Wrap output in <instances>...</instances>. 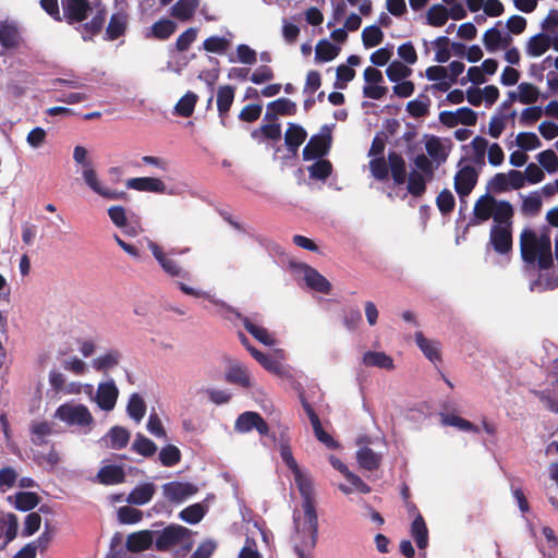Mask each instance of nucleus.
I'll return each mask as SVG.
<instances>
[{
  "instance_id": "1",
  "label": "nucleus",
  "mask_w": 558,
  "mask_h": 558,
  "mask_svg": "<svg viewBox=\"0 0 558 558\" xmlns=\"http://www.w3.org/2000/svg\"><path fill=\"white\" fill-rule=\"evenodd\" d=\"M280 457L293 474L295 486L302 499L301 509L294 510L293 513L290 543L298 558H311L318 536L315 481L308 470L298 464L288 445L282 444L280 446Z\"/></svg>"
},
{
  "instance_id": "2",
  "label": "nucleus",
  "mask_w": 558,
  "mask_h": 558,
  "mask_svg": "<svg viewBox=\"0 0 558 558\" xmlns=\"http://www.w3.org/2000/svg\"><path fill=\"white\" fill-rule=\"evenodd\" d=\"M521 254L524 262L534 264L543 270L553 263L551 242L546 233L525 230L521 234Z\"/></svg>"
},
{
  "instance_id": "3",
  "label": "nucleus",
  "mask_w": 558,
  "mask_h": 558,
  "mask_svg": "<svg viewBox=\"0 0 558 558\" xmlns=\"http://www.w3.org/2000/svg\"><path fill=\"white\" fill-rule=\"evenodd\" d=\"M63 15L69 23L82 22L92 15L89 23L85 25L86 33L83 38L98 32L105 22V11L99 4L93 5L89 0H63Z\"/></svg>"
},
{
  "instance_id": "4",
  "label": "nucleus",
  "mask_w": 558,
  "mask_h": 558,
  "mask_svg": "<svg viewBox=\"0 0 558 558\" xmlns=\"http://www.w3.org/2000/svg\"><path fill=\"white\" fill-rule=\"evenodd\" d=\"M73 159L77 165L82 166V178L94 193L107 199H119L122 196V193L117 192L102 182L84 146L77 145L74 147Z\"/></svg>"
},
{
  "instance_id": "5",
  "label": "nucleus",
  "mask_w": 558,
  "mask_h": 558,
  "mask_svg": "<svg viewBox=\"0 0 558 558\" xmlns=\"http://www.w3.org/2000/svg\"><path fill=\"white\" fill-rule=\"evenodd\" d=\"M475 219L480 222L490 218L495 222L510 220L513 215L512 206L507 201H497L489 194L482 195L473 208Z\"/></svg>"
},
{
  "instance_id": "6",
  "label": "nucleus",
  "mask_w": 558,
  "mask_h": 558,
  "mask_svg": "<svg viewBox=\"0 0 558 558\" xmlns=\"http://www.w3.org/2000/svg\"><path fill=\"white\" fill-rule=\"evenodd\" d=\"M156 548L167 550L174 546L190 548L192 546L191 531L182 525H170L162 531H155Z\"/></svg>"
},
{
  "instance_id": "7",
  "label": "nucleus",
  "mask_w": 558,
  "mask_h": 558,
  "mask_svg": "<svg viewBox=\"0 0 558 558\" xmlns=\"http://www.w3.org/2000/svg\"><path fill=\"white\" fill-rule=\"evenodd\" d=\"M54 416L70 426L92 428L94 425L92 412L81 403L62 404L57 409Z\"/></svg>"
},
{
  "instance_id": "8",
  "label": "nucleus",
  "mask_w": 558,
  "mask_h": 558,
  "mask_svg": "<svg viewBox=\"0 0 558 558\" xmlns=\"http://www.w3.org/2000/svg\"><path fill=\"white\" fill-rule=\"evenodd\" d=\"M119 388L113 378L107 377L99 381L96 389H92L88 398L104 412H111L119 398Z\"/></svg>"
},
{
  "instance_id": "9",
  "label": "nucleus",
  "mask_w": 558,
  "mask_h": 558,
  "mask_svg": "<svg viewBox=\"0 0 558 558\" xmlns=\"http://www.w3.org/2000/svg\"><path fill=\"white\" fill-rule=\"evenodd\" d=\"M291 267L294 274L305 281L308 288L324 293L329 291L330 283L316 269L304 263L292 264Z\"/></svg>"
},
{
  "instance_id": "10",
  "label": "nucleus",
  "mask_w": 558,
  "mask_h": 558,
  "mask_svg": "<svg viewBox=\"0 0 558 558\" xmlns=\"http://www.w3.org/2000/svg\"><path fill=\"white\" fill-rule=\"evenodd\" d=\"M501 22H497V24L488 29H486L482 37V43L485 49L489 53L497 52L502 50L504 48H508L513 41L512 36L507 32L500 29Z\"/></svg>"
},
{
  "instance_id": "11",
  "label": "nucleus",
  "mask_w": 558,
  "mask_h": 558,
  "mask_svg": "<svg viewBox=\"0 0 558 558\" xmlns=\"http://www.w3.org/2000/svg\"><path fill=\"white\" fill-rule=\"evenodd\" d=\"M365 85L363 87V95L371 99H380L387 93V87L383 86L384 76L383 73L373 68L367 66L363 73Z\"/></svg>"
},
{
  "instance_id": "12",
  "label": "nucleus",
  "mask_w": 558,
  "mask_h": 558,
  "mask_svg": "<svg viewBox=\"0 0 558 558\" xmlns=\"http://www.w3.org/2000/svg\"><path fill=\"white\" fill-rule=\"evenodd\" d=\"M331 143V135L327 129H324L319 134L314 135L303 149L304 160H315L323 158L329 148Z\"/></svg>"
},
{
  "instance_id": "13",
  "label": "nucleus",
  "mask_w": 558,
  "mask_h": 558,
  "mask_svg": "<svg viewBox=\"0 0 558 558\" xmlns=\"http://www.w3.org/2000/svg\"><path fill=\"white\" fill-rule=\"evenodd\" d=\"M525 185L523 173L518 170H510L507 173H497L490 181V187L495 192L519 190Z\"/></svg>"
},
{
  "instance_id": "14",
  "label": "nucleus",
  "mask_w": 558,
  "mask_h": 558,
  "mask_svg": "<svg viewBox=\"0 0 558 558\" xmlns=\"http://www.w3.org/2000/svg\"><path fill=\"white\" fill-rule=\"evenodd\" d=\"M490 243L500 254L507 253L512 245L510 220L495 222L490 230Z\"/></svg>"
},
{
  "instance_id": "15",
  "label": "nucleus",
  "mask_w": 558,
  "mask_h": 558,
  "mask_svg": "<svg viewBox=\"0 0 558 558\" xmlns=\"http://www.w3.org/2000/svg\"><path fill=\"white\" fill-rule=\"evenodd\" d=\"M197 487L185 482H170L162 485V494L171 502L181 504L197 493Z\"/></svg>"
},
{
  "instance_id": "16",
  "label": "nucleus",
  "mask_w": 558,
  "mask_h": 558,
  "mask_svg": "<svg viewBox=\"0 0 558 558\" xmlns=\"http://www.w3.org/2000/svg\"><path fill=\"white\" fill-rule=\"evenodd\" d=\"M442 124L453 128L458 124L474 125L477 121V114L469 107H461L453 111H442L439 114Z\"/></svg>"
},
{
  "instance_id": "17",
  "label": "nucleus",
  "mask_w": 558,
  "mask_h": 558,
  "mask_svg": "<svg viewBox=\"0 0 558 558\" xmlns=\"http://www.w3.org/2000/svg\"><path fill=\"white\" fill-rule=\"evenodd\" d=\"M253 428H256L260 435H267L269 432L267 423L256 412H244L234 423V429L241 434L248 433Z\"/></svg>"
},
{
  "instance_id": "18",
  "label": "nucleus",
  "mask_w": 558,
  "mask_h": 558,
  "mask_svg": "<svg viewBox=\"0 0 558 558\" xmlns=\"http://www.w3.org/2000/svg\"><path fill=\"white\" fill-rule=\"evenodd\" d=\"M477 182V172L473 166H461L454 175V189L461 196H468Z\"/></svg>"
},
{
  "instance_id": "19",
  "label": "nucleus",
  "mask_w": 558,
  "mask_h": 558,
  "mask_svg": "<svg viewBox=\"0 0 558 558\" xmlns=\"http://www.w3.org/2000/svg\"><path fill=\"white\" fill-rule=\"evenodd\" d=\"M125 186L137 192L166 193L165 182L155 177H140L126 180Z\"/></svg>"
},
{
  "instance_id": "20",
  "label": "nucleus",
  "mask_w": 558,
  "mask_h": 558,
  "mask_svg": "<svg viewBox=\"0 0 558 558\" xmlns=\"http://www.w3.org/2000/svg\"><path fill=\"white\" fill-rule=\"evenodd\" d=\"M148 248L150 250L154 257L159 263L160 267L171 277H184L185 272L179 263L170 257H168L161 247L154 242L148 243Z\"/></svg>"
},
{
  "instance_id": "21",
  "label": "nucleus",
  "mask_w": 558,
  "mask_h": 558,
  "mask_svg": "<svg viewBox=\"0 0 558 558\" xmlns=\"http://www.w3.org/2000/svg\"><path fill=\"white\" fill-rule=\"evenodd\" d=\"M416 345L420 348L424 356L432 363L436 364L441 357V344L439 341L427 338L422 331H416L414 335Z\"/></svg>"
},
{
  "instance_id": "22",
  "label": "nucleus",
  "mask_w": 558,
  "mask_h": 558,
  "mask_svg": "<svg viewBox=\"0 0 558 558\" xmlns=\"http://www.w3.org/2000/svg\"><path fill=\"white\" fill-rule=\"evenodd\" d=\"M551 47V37L546 33H537L531 36L524 46L527 57L538 58L545 54Z\"/></svg>"
},
{
  "instance_id": "23",
  "label": "nucleus",
  "mask_w": 558,
  "mask_h": 558,
  "mask_svg": "<svg viewBox=\"0 0 558 558\" xmlns=\"http://www.w3.org/2000/svg\"><path fill=\"white\" fill-rule=\"evenodd\" d=\"M154 542L156 543L155 531L143 530L130 534L125 545L130 551L138 553L148 549Z\"/></svg>"
},
{
  "instance_id": "24",
  "label": "nucleus",
  "mask_w": 558,
  "mask_h": 558,
  "mask_svg": "<svg viewBox=\"0 0 558 558\" xmlns=\"http://www.w3.org/2000/svg\"><path fill=\"white\" fill-rule=\"evenodd\" d=\"M426 153L438 165L445 162L449 154V144L437 137L428 136L424 142Z\"/></svg>"
},
{
  "instance_id": "25",
  "label": "nucleus",
  "mask_w": 558,
  "mask_h": 558,
  "mask_svg": "<svg viewBox=\"0 0 558 558\" xmlns=\"http://www.w3.org/2000/svg\"><path fill=\"white\" fill-rule=\"evenodd\" d=\"M362 363L366 367H378L387 371L395 368L393 359L383 351H366L362 356Z\"/></svg>"
},
{
  "instance_id": "26",
  "label": "nucleus",
  "mask_w": 558,
  "mask_h": 558,
  "mask_svg": "<svg viewBox=\"0 0 558 558\" xmlns=\"http://www.w3.org/2000/svg\"><path fill=\"white\" fill-rule=\"evenodd\" d=\"M244 328L260 343L266 347H274L278 343L276 337L270 333L266 328L255 324L251 318H243Z\"/></svg>"
},
{
  "instance_id": "27",
  "label": "nucleus",
  "mask_w": 558,
  "mask_h": 558,
  "mask_svg": "<svg viewBox=\"0 0 558 558\" xmlns=\"http://www.w3.org/2000/svg\"><path fill=\"white\" fill-rule=\"evenodd\" d=\"M121 360V354L117 350L106 351L92 360V367L100 373H107L116 367Z\"/></svg>"
},
{
  "instance_id": "28",
  "label": "nucleus",
  "mask_w": 558,
  "mask_h": 558,
  "mask_svg": "<svg viewBox=\"0 0 558 558\" xmlns=\"http://www.w3.org/2000/svg\"><path fill=\"white\" fill-rule=\"evenodd\" d=\"M9 502L20 511H29L39 504L38 496L33 492H20L8 497Z\"/></svg>"
},
{
  "instance_id": "29",
  "label": "nucleus",
  "mask_w": 558,
  "mask_h": 558,
  "mask_svg": "<svg viewBox=\"0 0 558 558\" xmlns=\"http://www.w3.org/2000/svg\"><path fill=\"white\" fill-rule=\"evenodd\" d=\"M226 378L229 383L236 384L245 388L252 386L250 372L243 364L238 362L230 365L226 374Z\"/></svg>"
},
{
  "instance_id": "30",
  "label": "nucleus",
  "mask_w": 558,
  "mask_h": 558,
  "mask_svg": "<svg viewBox=\"0 0 558 558\" xmlns=\"http://www.w3.org/2000/svg\"><path fill=\"white\" fill-rule=\"evenodd\" d=\"M201 0H178L171 8V15L180 21L192 19Z\"/></svg>"
},
{
  "instance_id": "31",
  "label": "nucleus",
  "mask_w": 558,
  "mask_h": 558,
  "mask_svg": "<svg viewBox=\"0 0 558 558\" xmlns=\"http://www.w3.org/2000/svg\"><path fill=\"white\" fill-rule=\"evenodd\" d=\"M155 494V486L150 483H145L136 486L128 496L129 504L143 506L150 501Z\"/></svg>"
},
{
  "instance_id": "32",
  "label": "nucleus",
  "mask_w": 558,
  "mask_h": 558,
  "mask_svg": "<svg viewBox=\"0 0 558 558\" xmlns=\"http://www.w3.org/2000/svg\"><path fill=\"white\" fill-rule=\"evenodd\" d=\"M411 535L420 549H425L428 545V530L421 514H416L411 523Z\"/></svg>"
},
{
  "instance_id": "33",
  "label": "nucleus",
  "mask_w": 558,
  "mask_h": 558,
  "mask_svg": "<svg viewBox=\"0 0 558 558\" xmlns=\"http://www.w3.org/2000/svg\"><path fill=\"white\" fill-rule=\"evenodd\" d=\"M130 439V433L121 426L112 427L104 437V441L108 447L113 449L124 448Z\"/></svg>"
},
{
  "instance_id": "34",
  "label": "nucleus",
  "mask_w": 558,
  "mask_h": 558,
  "mask_svg": "<svg viewBox=\"0 0 558 558\" xmlns=\"http://www.w3.org/2000/svg\"><path fill=\"white\" fill-rule=\"evenodd\" d=\"M99 482L105 485L119 484L124 480V471L119 465H105L98 472Z\"/></svg>"
},
{
  "instance_id": "35",
  "label": "nucleus",
  "mask_w": 558,
  "mask_h": 558,
  "mask_svg": "<svg viewBox=\"0 0 558 558\" xmlns=\"http://www.w3.org/2000/svg\"><path fill=\"white\" fill-rule=\"evenodd\" d=\"M356 460L362 469L373 471L379 466L381 457L372 449L362 447L356 451Z\"/></svg>"
},
{
  "instance_id": "36",
  "label": "nucleus",
  "mask_w": 558,
  "mask_h": 558,
  "mask_svg": "<svg viewBox=\"0 0 558 558\" xmlns=\"http://www.w3.org/2000/svg\"><path fill=\"white\" fill-rule=\"evenodd\" d=\"M386 75L391 83H398L399 81L410 78L412 69L403 62L395 60L387 66Z\"/></svg>"
},
{
  "instance_id": "37",
  "label": "nucleus",
  "mask_w": 558,
  "mask_h": 558,
  "mask_svg": "<svg viewBox=\"0 0 558 558\" xmlns=\"http://www.w3.org/2000/svg\"><path fill=\"white\" fill-rule=\"evenodd\" d=\"M305 138L306 132L302 126L293 123L289 124L284 135V141L290 150L295 153L301 144L305 141Z\"/></svg>"
},
{
  "instance_id": "38",
  "label": "nucleus",
  "mask_w": 558,
  "mask_h": 558,
  "mask_svg": "<svg viewBox=\"0 0 558 558\" xmlns=\"http://www.w3.org/2000/svg\"><path fill=\"white\" fill-rule=\"evenodd\" d=\"M340 52V48L327 39L319 40L315 48L316 62H329Z\"/></svg>"
},
{
  "instance_id": "39",
  "label": "nucleus",
  "mask_w": 558,
  "mask_h": 558,
  "mask_svg": "<svg viewBox=\"0 0 558 558\" xmlns=\"http://www.w3.org/2000/svg\"><path fill=\"white\" fill-rule=\"evenodd\" d=\"M518 93L520 94V104L522 105H534L542 96L539 88L530 82L519 83Z\"/></svg>"
},
{
  "instance_id": "40",
  "label": "nucleus",
  "mask_w": 558,
  "mask_h": 558,
  "mask_svg": "<svg viewBox=\"0 0 558 558\" xmlns=\"http://www.w3.org/2000/svg\"><path fill=\"white\" fill-rule=\"evenodd\" d=\"M275 353L279 359H275L271 355L266 354L259 364L266 371L283 376L287 374V367L280 362V360L284 359V351L282 349H277Z\"/></svg>"
},
{
  "instance_id": "41",
  "label": "nucleus",
  "mask_w": 558,
  "mask_h": 558,
  "mask_svg": "<svg viewBox=\"0 0 558 558\" xmlns=\"http://www.w3.org/2000/svg\"><path fill=\"white\" fill-rule=\"evenodd\" d=\"M345 480L349 482V485H347V484L338 485L339 489L344 495H350L355 492L361 493V494H368L371 492L369 486L366 483H364L360 476H357L356 474H354L352 472H350L345 476Z\"/></svg>"
},
{
  "instance_id": "42",
  "label": "nucleus",
  "mask_w": 558,
  "mask_h": 558,
  "mask_svg": "<svg viewBox=\"0 0 558 558\" xmlns=\"http://www.w3.org/2000/svg\"><path fill=\"white\" fill-rule=\"evenodd\" d=\"M307 170L312 179L325 181L332 172V165L326 159L318 158L308 166Z\"/></svg>"
},
{
  "instance_id": "43",
  "label": "nucleus",
  "mask_w": 558,
  "mask_h": 558,
  "mask_svg": "<svg viewBox=\"0 0 558 558\" xmlns=\"http://www.w3.org/2000/svg\"><path fill=\"white\" fill-rule=\"evenodd\" d=\"M126 24H128V17L125 14H123V13L113 14L110 19V22H109V25H108L107 32H106L108 39L113 40V39L120 37L121 35H123L126 29Z\"/></svg>"
},
{
  "instance_id": "44",
  "label": "nucleus",
  "mask_w": 558,
  "mask_h": 558,
  "mask_svg": "<svg viewBox=\"0 0 558 558\" xmlns=\"http://www.w3.org/2000/svg\"><path fill=\"white\" fill-rule=\"evenodd\" d=\"M20 43L17 29L11 25L0 26V44L4 51L14 49Z\"/></svg>"
},
{
  "instance_id": "45",
  "label": "nucleus",
  "mask_w": 558,
  "mask_h": 558,
  "mask_svg": "<svg viewBox=\"0 0 558 558\" xmlns=\"http://www.w3.org/2000/svg\"><path fill=\"white\" fill-rule=\"evenodd\" d=\"M177 29V24L169 20L162 19L154 23L150 27V35L157 39L169 38Z\"/></svg>"
},
{
  "instance_id": "46",
  "label": "nucleus",
  "mask_w": 558,
  "mask_h": 558,
  "mask_svg": "<svg viewBox=\"0 0 558 558\" xmlns=\"http://www.w3.org/2000/svg\"><path fill=\"white\" fill-rule=\"evenodd\" d=\"M231 34L226 36H210L204 40L203 47L206 51L222 54L227 51L231 43Z\"/></svg>"
},
{
  "instance_id": "47",
  "label": "nucleus",
  "mask_w": 558,
  "mask_h": 558,
  "mask_svg": "<svg viewBox=\"0 0 558 558\" xmlns=\"http://www.w3.org/2000/svg\"><path fill=\"white\" fill-rule=\"evenodd\" d=\"M305 410L308 414L311 424L313 426V429H314V433H315V436L317 437V439L330 448L335 447L336 442L333 441L331 436L323 429L320 421H319L318 416L316 415V413L308 405L305 408Z\"/></svg>"
},
{
  "instance_id": "48",
  "label": "nucleus",
  "mask_w": 558,
  "mask_h": 558,
  "mask_svg": "<svg viewBox=\"0 0 558 558\" xmlns=\"http://www.w3.org/2000/svg\"><path fill=\"white\" fill-rule=\"evenodd\" d=\"M362 43L366 49L376 47L384 40V33L377 25L366 26L362 31Z\"/></svg>"
},
{
  "instance_id": "49",
  "label": "nucleus",
  "mask_w": 558,
  "mask_h": 558,
  "mask_svg": "<svg viewBox=\"0 0 558 558\" xmlns=\"http://www.w3.org/2000/svg\"><path fill=\"white\" fill-rule=\"evenodd\" d=\"M433 49L435 50L434 60L438 63H446L450 57L451 51L449 47V38L446 36H440L434 39L430 43Z\"/></svg>"
},
{
  "instance_id": "50",
  "label": "nucleus",
  "mask_w": 558,
  "mask_h": 558,
  "mask_svg": "<svg viewBox=\"0 0 558 558\" xmlns=\"http://www.w3.org/2000/svg\"><path fill=\"white\" fill-rule=\"evenodd\" d=\"M197 99L198 97L195 93L187 92L174 106L175 113L182 117H190L194 111Z\"/></svg>"
},
{
  "instance_id": "51",
  "label": "nucleus",
  "mask_w": 558,
  "mask_h": 558,
  "mask_svg": "<svg viewBox=\"0 0 558 558\" xmlns=\"http://www.w3.org/2000/svg\"><path fill=\"white\" fill-rule=\"evenodd\" d=\"M234 99V89L229 85L220 86L217 92V108L222 116L227 113Z\"/></svg>"
},
{
  "instance_id": "52",
  "label": "nucleus",
  "mask_w": 558,
  "mask_h": 558,
  "mask_svg": "<svg viewBox=\"0 0 558 558\" xmlns=\"http://www.w3.org/2000/svg\"><path fill=\"white\" fill-rule=\"evenodd\" d=\"M128 414L136 423L141 422L145 415L146 405L142 397L137 393H133L128 402L126 407Z\"/></svg>"
},
{
  "instance_id": "53",
  "label": "nucleus",
  "mask_w": 558,
  "mask_h": 558,
  "mask_svg": "<svg viewBox=\"0 0 558 558\" xmlns=\"http://www.w3.org/2000/svg\"><path fill=\"white\" fill-rule=\"evenodd\" d=\"M427 23L435 27H440L448 21V10L441 4L432 5L426 14Z\"/></svg>"
},
{
  "instance_id": "54",
  "label": "nucleus",
  "mask_w": 558,
  "mask_h": 558,
  "mask_svg": "<svg viewBox=\"0 0 558 558\" xmlns=\"http://www.w3.org/2000/svg\"><path fill=\"white\" fill-rule=\"evenodd\" d=\"M296 105L288 98H279L268 104L267 116L269 112L274 114H287L291 116L295 112Z\"/></svg>"
},
{
  "instance_id": "55",
  "label": "nucleus",
  "mask_w": 558,
  "mask_h": 558,
  "mask_svg": "<svg viewBox=\"0 0 558 558\" xmlns=\"http://www.w3.org/2000/svg\"><path fill=\"white\" fill-rule=\"evenodd\" d=\"M206 511L207 508L205 505L194 504L183 509L180 512V518L190 524H196L204 518Z\"/></svg>"
},
{
  "instance_id": "56",
  "label": "nucleus",
  "mask_w": 558,
  "mask_h": 558,
  "mask_svg": "<svg viewBox=\"0 0 558 558\" xmlns=\"http://www.w3.org/2000/svg\"><path fill=\"white\" fill-rule=\"evenodd\" d=\"M536 159L541 168L549 174H554L558 171V157L554 150H543L536 156Z\"/></svg>"
},
{
  "instance_id": "57",
  "label": "nucleus",
  "mask_w": 558,
  "mask_h": 558,
  "mask_svg": "<svg viewBox=\"0 0 558 558\" xmlns=\"http://www.w3.org/2000/svg\"><path fill=\"white\" fill-rule=\"evenodd\" d=\"M441 423L447 426L456 427L463 432H473L477 433L478 428L473 425L471 422L464 420L461 416L453 415V414H442L441 415Z\"/></svg>"
},
{
  "instance_id": "58",
  "label": "nucleus",
  "mask_w": 558,
  "mask_h": 558,
  "mask_svg": "<svg viewBox=\"0 0 558 558\" xmlns=\"http://www.w3.org/2000/svg\"><path fill=\"white\" fill-rule=\"evenodd\" d=\"M389 166L391 169V174L396 183L401 184L405 180V162L397 154L389 155Z\"/></svg>"
},
{
  "instance_id": "59",
  "label": "nucleus",
  "mask_w": 558,
  "mask_h": 558,
  "mask_svg": "<svg viewBox=\"0 0 558 558\" xmlns=\"http://www.w3.org/2000/svg\"><path fill=\"white\" fill-rule=\"evenodd\" d=\"M515 143L524 151L535 150L542 145L537 135L532 132L519 133L515 137Z\"/></svg>"
},
{
  "instance_id": "60",
  "label": "nucleus",
  "mask_w": 558,
  "mask_h": 558,
  "mask_svg": "<svg viewBox=\"0 0 558 558\" xmlns=\"http://www.w3.org/2000/svg\"><path fill=\"white\" fill-rule=\"evenodd\" d=\"M132 449L143 457H150L157 451V446L143 435H137L132 444Z\"/></svg>"
},
{
  "instance_id": "61",
  "label": "nucleus",
  "mask_w": 558,
  "mask_h": 558,
  "mask_svg": "<svg viewBox=\"0 0 558 558\" xmlns=\"http://www.w3.org/2000/svg\"><path fill=\"white\" fill-rule=\"evenodd\" d=\"M542 207V197L538 192H532L522 196V211L526 215H535Z\"/></svg>"
},
{
  "instance_id": "62",
  "label": "nucleus",
  "mask_w": 558,
  "mask_h": 558,
  "mask_svg": "<svg viewBox=\"0 0 558 558\" xmlns=\"http://www.w3.org/2000/svg\"><path fill=\"white\" fill-rule=\"evenodd\" d=\"M180 459L181 452L178 447L173 445H168L161 448L159 452V460L165 466H173L180 461Z\"/></svg>"
},
{
  "instance_id": "63",
  "label": "nucleus",
  "mask_w": 558,
  "mask_h": 558,
  "mask_svg": "<svg viewBox=\"0 0 558 558\" xmlns=\"http://www.w3.org/2000/svg\"><path fill=\"white\" fill-rule=\"evenodd\" d=\"M230 61L252 65L257 61V53L250 46L241 44L236 47V59H230Z\"/></svg>"
},
{
  "instance_id": "64",
  "label": "nucleus",
  "mask_w": 558,
  "mask_h": 558,
  "mask_svg": "<svg viewBox=\"0 0 558 558\" xmlns=\"http://www.w3.org/2000/svg\"><path fill=\"white\" fill-rule=\"evenodd\" d=\"M526 25H527V22H526V19L521 16V15H511L507 21H506V28H507V33L510 34V36H519L521 34H523L526 29Z\"/></svg>"
}]
</instances>
